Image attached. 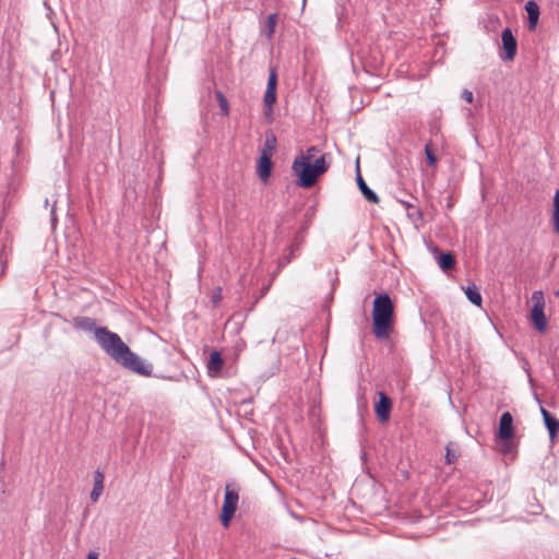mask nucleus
<instances>
[{"label": "nucleus", "mask_w": 559, "mask_h": 559, "mask_svg": "<svg viewBox=\"0 0 559 559\" xmlns=\"http://www.w3.org/2000/svg\"><path fill=\"white\" fill-rule=\"evenodd\" d=\"M425 154H426V158H427V162L430 166H436L438 159H437V156L433 152V144H432V141H428L425 145Z\"/></svg>", "instance_id": "nucleus-21"}, {"label": "nucleus", "mask_w": 559, "mask_h": 559, "mask_svg": "<svg viewBox=\"0 0 559 559\" xmlns=\"http://www.w3.org/2000/svg\"><path fill=\"white\" fill-rule=\"evenodd\" d=\"M263 103L265 106L264 115L267 117L272 114V107L276 103V92L266 90L263 96Z\"/></svg>", "instance_id": "nucleus-18"}, {"label": "nucleus", "mask_w": 559, "mask_h": 559, "mask_svg": "<svg viewBox=\"0 0 559 559\" xmlns=\"http://www.w3.org/2000/svg\"><path fill=\"white\" fill-rule=\"evenodd\" d=\"M540 413H542V416H543L544 420L551 416V414L546 408H544L543 406L540 407Z\"/></svg>", "instance_id": "nucleus-32"}, {"label": "nucleus", "mask_w": 559, "mask_h": 559, "mask_svg": "<svg viewBox=\"0 0 559 559\" xmlns=\"http://www.w3.org/2000/svg\"><path fill=\"white\" fill-rule=\"evenodd\" d=\"M272 167V156H267L266 154H260L257 166V175L262 181H267V179L271 176Z\"/></svg>", "instance_id": "nucleus-10"}, {"label": "nucleus", "mask_w": 559, "mask_h": 559, "mask_svg": "<svg viewBox=\"0 0 559 559\" xmlns=\"http://www.w3.org/2000/svg\"><path fill=\"white\" fill-rule=\"evenodd\" d=\"M462 98L466 100L467 103H472L474 99L473 92L469 90H463L462 92Z\"/></svg>", "instance_id": "nucleus-29"}, {"label": "nucleus", "mask_w": 559, "mask_h": 559, "mask_svg": "<svg viewBox=\"0 0 559 559\" xmlns=\"http://www.w3.org/2000/svg\"><path fill=\"white\" fill-rule=\"evenodd\" d=\"M544 423L549 432L550 439L554 440L559 430V420L550 416L547 419H545Z\"/></svg>", "instance_id": "nucleus-20"}, {"label": "nucleus", "mask_w": 559, "mask_h": 559, "mask_svg": "<svg viewBox=\"0 0 559 559\" xmlns=\"http://www.w3.org/2000/svg\"><path fill=\"white\" fill-rule=\"evenodd\" d=\"M309 227V223L305 222L301 224L300 229L297 231V234L304 235L306 234L307 229Z\"/></svg>", "instance_id": "nucleus-31"}, {"label": "nucleus", "mask_w": 559, "mask_h": 559, "mask_svg": "<svg viewBox=\"0 0 559 559\" xmlns=\"http://www.w3.org/2000/svg\"><path fill=\"white\" fill-rule=\"evenodd\" d=\"M535 400L537 401L538 404H542V401H540V399L538 397L537 394H535Z\"/></svg>", "instance_id": "nucleus-35"}, {"label": "nucleus", "mask_w": 559, "mask_h": 559, "mask_svg": "<svg viewBox=\"0 0 559 559\" xmlns=\"http://www.w3.org/2000/svg\"><path fill=\"white\" fill-rule=\"evenodd\" d=\"M239 488L236 484H226L224 502L221 512V522L224 527H228L238 507Z\"/></svg>", "instance_id": "nucleus-4"}, {"label": "nucleus", "mask_w": 559, "mask_h": 559, "mask_svg": "<svg viewBox=\"0 0 559 559\" xmlns=\"http://www.w3.org/2000/svg\"><path fill=\"white\" fill-rule=\"evenodd\" d=\"M455 259L450 252H442L438 258V265L442 271H449L454 267Z\"/></svg>", "instance_id": "nucleus-16"}, {"label": "nucleus", "mask_w": 559, "mask_h": 559, "mask_svg": "<svg viewBox=\"0 0 559 559\" xmlns=\"http://www.w3.org/2000/svg\"><path fill=\"white\" fill-rule=\"evenodd\" d=\"M222 299V289L218 287L216 292L212 295V302L217 305Z\"/></svg>", "instance_id": "nucleus-30"}, {"label": "nucleus", "mask_w": 559, "mask_h": 559, "mask_svg": "<svg viewBox=\"0 0 559 559\" xmlns=\"http://www.w3.org/2000/svg\"><path fill=\"white\" fill-rule=\"evenodd\" d=\"M86 559H98V554L96 551H90Z\"/></svg>", "instance_id": "nucleus-34"}, {"label": "nucleus", "mask_w": 559, "mask_h": 559, "mask_svg": "<svg viewBox=\"0 0 559 559\" xmlns=\"http://www.w3.org/2000/svg\"><path fill=\"white\" fill-rule=\"evenodd\" d=\"M552 224L556 234L559 235V189L554 197Z\"/></svg>", "instance_id": "nucleus-19"}, {"label": "nucleus", "mask_w": 559, "mask_h": 559, "mask_svg": "<svg viewBox=\"0 0 559 559\" xmlns=\"http://www.w3.org/2000/svg\"><path fill=\"white\" fill-rule=\"evenodd\" d=\"M73 324L76 329L93 332L100 348L118 365L140 376L150 377L152 374V364L145 362L133 353L117 333L105 326H97L95 319L76 317L73 319Z\"/></svg>", "instance_id": "nucleus-1"}, {"label": "nucleus", "mask_w": 559, "mask_h": 559, "mask_svg": "<svg viewBox=\"0 0 559 559\" xmlns=\"http://www.w3.org/2000/svg\"><path fill=\"white\" fill-rule=\"evenodd\" d=\"M501 41L504 53L500 56L503 61H511L514 59L518 51V41L511 31L507 27L501 33Z\"/></svg>", "instance_id": "nucleus-6"}, {"label": "nucleus", "mask_w": 559, "mask_h": 559, "mask_svg": "<svg viewBox=\"0 0 559 559\" xmlns=\"http://www.w3.org/2000/svg\"><path fill=\"white\" fill-rule=\"evenodd\" d=\"M525 10L527 12L528 29L535 31L539 20V7L535 1L531 0L526 2Z\"/></svg>", "instance_id": "nucleus-11"}, {"label": "nucleus", "mask_w": 559, "mask_h": 559, "mask_svg": "<svg viewBox=\"0 0 559 559\" xmlns=\"http://www.w3.org/2000/svg\"><path fill=\"white\" fill-rule=\"evenodd\" d=\"M215 95H216V98H217V100H218V103H219V107H221V109H222L225 114H227V112H228V102H227V99L225 98L224 94H223L222 92H219V91H216Z\"/></svg>", "instance_id": "nucleus-26"}, {"label": "nucleus", "mask_w": 559, "mask_h": 559, "mask_svg": "<svg viewBox=\"0 0 559 559\" xmlns=\"http://www.w3.org/2000/svg\"><path fill=\"white\" fill-rule=\"evenodd\" d=\"M465 295L467 297V299L475 306H481V302H483V297H481V294L479 292V288L475 285V284H472V285H468L465 289Z\"/></svg>", "instance_id": "nucleus-14"}, {"label": "nucleus", "mask_w": 559, "mask_h": 559, "mask_svg": "<svg viewBox=\"0 0 559 559\" xmlns=\"http://www.w3.org/2000/svg\"><path fill=\"white\" fill-rule=\"evenodd\" d=\"M330 163L326 160V155L321 154L314 160H309L308 157L296 156L292 170L297 176V186L301 188L312 187L318 178L328 171Z\"/></svg>", "instance_id": "nucleus-3"}, {"label": "nucleus", "mask_w": 559, "mask_h": 559, "mask_svg": "<svg viewBox=\"0 0 559 559\" xmlns=\"http://www.w3.org/2000/svg\"><path fill=\"white\" fill-rule=\"evenodd\" d=\"M460 456L459 445L455 442H449L445 445V463L448 465L454 464Z\"/></svg>", "instance_id": "nucleus-15"}, {"label": "nucleus", "mask_w": 559, "mask_h": 559, "mask_svg": "<svg viewBox=\"0 0 559 559\" xmlns=\"http://www.w3.org/2000/svg\"><path fill=\"white\" fill-rule=\"evenodd\" d=\"M405 205L407 206V216L411 219H413V221L421 219L423 214H421V211L417 206L412 205L409 203H405Z\"/></svg>", "instance_id": "nucleus-23"}, {"label": "nucleus", "mask_w": 559, "mask_h": 559, "mask_svg": "<svg viewBox=\"0 0 559 559\" xmlns=\"http://www.w3.org/2000/svg\"><path fill=\"white\" fill-rule=\"evenodd\" d=\"M533 308L531 311V320L535 329L543 333L547 329V319L544 313L545 300L540 290L534 292L532 295Z\"/></svg>", "instance_id": "nucleus-5"}, {"label": "nucleus", "mask_w": 559, "mask_h": 559, "mask_svg": "<svg viewBox=\"0 0 559 559\" xmlns=\"http://www.w3.org/2000/svg\"><path fill=\"white\" fill-rule=\"evenodd\" d=\"M371 316L373 335L380 341H386L390 337L394 318V305L386 293L376 296Z\"/></svg>", "instance_id": "nucleus-2"}, {"label": "nucleus", "mask_w": 559, "mask_h": 559, "mask_svg": "<svg viewBox=\"0 0 559 559\" xmlns=\"http://www.w3.org/2000/svg\"><path fill=\"white\" fill-rule=\"evenodd\" d=\"M540 413H542V416H543L544 420L551 416V414L546 408H544L543 406L540 407Z\"/></svg>", "instance_id": "nucleus-33"}, {"label": "nucleus", "mask_w": 559, "mask_h": 559, "mask_svg": "<svg viewBox=\"0 0 559 559\" xmlns=\"http://www.w3.org/2000/svg\"><path fill=\"white\" fill-rule=\"evenodd\" d=\"M305 241V236L300 234H296L292 243L284 250L283 259L280 265H286L290 263L295 257L296 252L299 251L300 247L302 246Z\"/></svg>", "instance_id": "nucleus-8"}, {"label": "nucleus", "mask_w": 559, "mask_h": 559, "mask_svg": "<svg viewBox=\"0 0 559 559\" xmlns=\"http://www.w3.org/2000/svg\"><path fill=\"white\" fill-rule=\"evenodd\" d=\"M104 490V485L94 484L93 489L91 491L90 498L92 502H97L102 492Z\"/></svg>", "instance_id": "nucleus-25"}, {"label": "nucleus", "mask_w": 559, "mask_h": 559, "mask_svg": "<svg viewBox=\"0 0 559 559\" xmlns=\"http://www.w3.org/2000/svg\"><path fill=\"white\" fill-rule=\"evenodd\" d=\"M319 148L317 146H310L306 152H301L298 156L308 157L309 160H314L316 153H319Z\"/></svg>", "instance_id": "nucleus-27"}, {"label": "nucleus", "mask_w": 559, "mask_h": 559, "mask_svg": "<svg viewBox=\"0 0 559 559\" xmlns=\"http://www.w3.org/2000/svg\"><path fill=\"white\" fill-rule=\"evenodd\" d=\"M357 185H358V188L360 190V192L362 193L364 198L370 202V203H374L377 204L379 202V197L377 195V193L371 190L367 183L365 182V180L362 179L361 175H360V171L359 169L357 170Z\"/></svg>", "instance_id": "nucleus-13"}, {"label": "nucleus", "mask_w": 559, "mask_h": 559, "mask_svg": "<svg viewBox=\"0 0 559 559\" xmlns=\"http://www.w3.org/2000/svg\"><path fill=\"white\" fill-rule=\"evenodd\" d=\"M276 23H277V14L276 13L270 14L266 19V27H267V37L269 38H271L272 35L274 34Z\"/></svg>", "instance_id": "nucleus-22"}, {"label": "nucleus", "mask_w": 559, "mask_h": 559, "mask_svg": "<svg viewBox=\"0 0 559 559\" xmlns=\"http://www.w3.org/2000/svg\"><path fill=\"white\" fill-rule=\"evenodd\" d=\"M276 85H277V74H276L275 69H271L269 79H267L266 90L276 92Z\"/></svg>", "instance_id": "nucleus-24"}, {"label": "nucleus", "mask_w": 559, "mask_h": 559, "mask_svg": "<svg viewBox=\"0 0 559 559\" xmlns=\"http://www.w3.org/2000/svg\"><path fill=\"white\" fill-rule=\"evenodd\" d=\"M513 433V417L509 412H504L499 420L498 436L501 440H510Z\"/></svg>", "instance_id": "nucleus-9"}, {"label": "nucleus", "mask_w": 559, "mask_h": 559, "mask_svg": "<svg viewBox=\"0 0 559 559\" xmlns=\"http://www.w3.org/2000/svg\"><path fill=\"white\" fill-rule=\"evenodd\" d=\"M104 473L99 469L95 471L94 473V484L104 485Z\"/></svg>", "instance_id": "nucleus-28"}, {"label": "nucleus", "mask_w": 559, "mask_h": 559, "mask_svg": "<svg viewBox=\"0 0 559 559\" xmlns=\"http://www.w3.org/2000/svg\"><path fill=\"white\" fill-rule=\"evenodd\" d=\"M379 401L374 405V413L381 423H386L390 419L392 409L391 399L382 391L378 392Z\"/></svg>", "instance_id": "nucleus-7"}, {"label": "nucleus", "mask_w": 559, "mask_h": 559, "mask_svg": "<svg viewBox=\"0 0 559 559\" xmlns=\"http://www.w3.org/2000/svg\"><path fill=\"white\" fill-rule=\"evenodd\" d=\"M275 148L276 136L272 132L266 133L263 147L261 148L260 154H266L267 156H272Z\"/></svg>", "instance_id": "nucleus-17"}, {"label": "nucleus", "mask_w": 559, "mask_h": 559, "mask_svg": "<svg viewBox=\"0 0 559 559\" xmlns=\"http://www.w3.org/2000/svg\"><path fill=\"white\" fill-rule=\"evenodd\" d=\"M223 365H224V361H223L221 353L218 350H213L210 354V359L207 362L209 374L212 377L217 376L222 371Z\"/></svg>", "instance_id": "nucleus-12"}]
</instances>
